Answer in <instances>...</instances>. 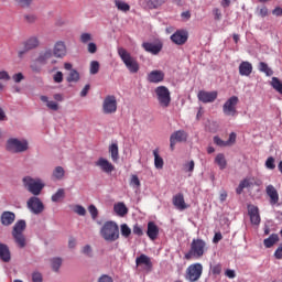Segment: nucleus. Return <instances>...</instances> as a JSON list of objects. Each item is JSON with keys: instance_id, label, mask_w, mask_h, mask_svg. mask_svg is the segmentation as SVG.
<instances>
[{"instance_id": "nucleus-1", "label": "nucleus", "mask_w": 282, "mask_h": 282, "mask_svg": "<svg viewBox=\"0 0 282 282\" xmlns=\"http://www.w3.org/2000/svg\"><path fill=\"white\" fill-rule=\"evenodd\" d=\"M100 235L105 241H118L120 239V227L113 220H108L100 229Z\"/></svg>"}, {"instance_id": "nucleus-2", "label": "nucleus", "mask_w": 282, "mask_h": 282, "mask_svg": "<svg viewBox=\"0 0 282 282\" xmlns=\"http://www.w3.org/2000/svg\"><path fill=\"white\" fill-rule=\"evenodd\" d=\"M208 247H206V241L203 239H193L191 243V249L187 253H185V259L191 261V259H202L204 257Z\"/></svg>"}, {"instance_id": "nucleus-3", "label": "nucleus", "mask_w": 282, "mask_h": 282, "mask_svg": "<svg viewBox=\"0 0 282 282\" xmlns=\"http://www.w3.org/2000/svg\"><path fill=\"white\" fill-rule=\"evenodd\" d=\"M118 55L130 74H138L140 72V64L138 63V59L131 56V53H129L127 48L119 47Z\"/></svg>"}, {"instance_id": "nucleus-4", "label": "nucleus", "mask_w": 282, "mask_h": 282, "mask_svg": "<svg viewBox=\"0 0 282 282\" xmlns=\"http://www.w3.org/2000/svg\"><path fill=\"white\" fill-rule=\"evenodd\" d=\"M25 228H28L25 220H18L13 226L12 237L18 248H25L26 246L25 236L23 235Z\"/></svg>"}, {"instance_id": "nucleus-5", "label": "nucleus", "mask_w": 282, "mask_h": 282, "mask_svg": "<svg viewBox=\"0 0 282 282\" xmlns=\"http://www.w3.org/2000/svg\"><path fill=\"white\" fill-rule=\"evenodd\" d=\"M238 105H239V97L235 95L229 97L223 105L224 116H227L230 118H236V116H239V111L237 110Z\"/></svg>"}, {"instance_id": "nucleus-6", "label": "nucleus", "mask_w": 282, "mask_h": 282, "mask_svg": "<svg viewBox=\"0 0 282 282\" xmlns=\"http://www.w3.org/2000/svg\"><path fill=\"white\" fill-rule=\"evenodd\" d=\"M154 94L156 95L160 107H163V109L171 107V90L166 86H158L154 89Z\"/></svg>"}, {"instance_id": "nucleus-7", "label": "nucleus", "mask_w": 282, "mask_h": 282, "mask_svg": "<svg viewBox=\"0 0 282 282\" xmlns=\"http://www.w3.org/2000/svg\"><path fill=\"white\" fill-rule=\"evenodd\" d=\"M23 184L29 193L32 195H41V191L45 187V184L41 182V178H32L31 176H25L23 178Z\"/></svg>"}, {"instance_id": "nucleus-8", "label": "nucleus", "mask_w": 282, "mask_h": 282, "mask_svg": "<svg viewBox=\"0 0 282 282\" xmlns=\"http://www.w3.org/2000/svg\"><path fill=\"white\" fill-rule=\"evenodd\" d=\"M202 274H204V265L197 262L187 267L185 272V279L189 282H196L202 279Z\"/></svg>"}, {"instance_id": "nucleus-9", "label": "nucleus", "mask_w": 282, "mask_h": 282, "mask_svg": "<svg viewBox=\"0 0 282 282\" xmlns=\"http://www.w3.org/2000/svg\"><path fill=\"white\" fill-rule=\"evenodd\" d=\"M7 149L12 153H24V151H28L29 149V143L25 139H9L7 143Z\"/></svg>"}, {"instance_id": "nucleus-10", "label": "nucleus", "mask_w": 282, "mask_h": 282, "mask_svg": "<svg viewBox=\"0 0 282 282\" xmlns=\"http://www.w3.org/2000/svg\"><path fill=\"white\" fill-rule=\"evenodd\" d=\"M116 111H118V99L113 95L106 96L102 101V113L111 116Z\"/></svg>"}, {"instance_id": "nucleus-11", "label": "nucleus", "mask_w": 282, "mask_h": 282, "mask_svg": "<svg viewBox=\"0 0 282 282\" xmlns=\"http://www.w3.org/2000/svg\"><path fill=\"white\" fill-rule=\"evenodd\" d=\"M41 45V41L36 36H31L26 41L23 42V50L18 52L19 58H23V55L28 54V52L32 50H36Z\"/></svg>"}, {"instance_id": "nucleus-12", "label": "nucleus", "mask_w": 282, "mask_h": 282, "mask_svg": "<svg viewBox=\"0 0 282 282\" xmlns=\"http://www.w3.org/2000/svg\"><path fill=\"white\" fill-rule=\"evenodd\" d=\"M26 204H28L29 210H31L33 215H41V213L45 210V205L43 204L41 198L36 196H32Z\"/></svg>"}, {"instance_id": "nucleus-13", "label": "nucleus", "mask_w": 282, "mask_h": 282, "mask_svg": "<svg viewBox=\"0 0 282 282\" xmlns=\"http://www.w3.org/2000/svg\"><path fill=\"white\" fill-rule=\"evenodd\" d=\"M188 140V133L184 130H177L173 132L170 137V148L171 151H175V145L177 142H186Z\"/></svg>"}, {"instance_id": "nucleus-14", "label": "nucleus", "mask_w": 282, "mask_h": 282, "mask_svg": "<svg viewBox=\"0 0 282 282\" xmlns=\"http://www.w3.org/2000/svg\"><path fill=\"white\" fill-rule=\"evenodd\" d=\"M218 93L216 90L214 91H206L200 90L197 94V98L200 102H204V105H208V102H214L217 100Z\"/></svg>"}, {"instance_id": "nucleus-15", "label": "nucleus", "mask_w": 282, "mask_h": 282, "mask_svg": "<svg viewBox=\"0 0 282 282\" xmlns=\"http://www.w3.org/2000/svg\"><path fill=\"white\" fill-rule=\"evenodd\" d=\"M247 210L252 226H259L261 224V215H259V207L254 205H248Z\"/></svg>"}, {"instance_id": "nucleus-16", "label": "nucleus", "mask_w": 282, "mask_h": 282, "mask_svg": "<svg viewBox=\"0 0 282 282\" xmlns=\"http://www.w3.org/2000/svg\"><path fill=\"white\" fill-rule=\"evenodd\" d=\"M171 41L175 45H184L188 41V32L184 30H178L171 35Z\"/></svg>"}, {"instance_id": "nucleus-17", "label": "nucleus", "mask_w": 282, "mask_h": 282, "mask_svg": "<svg viewBox=\"0 0 282 282\" xmlns=\"http://www.w3.org/2000/svg\"><path fill=\"white\" fill-rule=\"evenodd\" d=\"M95 165H97L104 173H113L116 166L109 162V160L105 158H99L96 162Z\"/></svg>"}, {"instance_id": "nucleus-18", "label": "nucleus", "mask_w": 282, "mask_h": 282, "mask_svg": "<svg viewBox=\"0 0 282 282\" xmlns=\"http://www.w3.org/2000/svg\"><path fill=\"white\" fill-rule=\"evenodd\" d=\"M143 50H145L149 54H152L153 56H158L162 52V43L153 44L151 42H143L142 43Z\"/></svg>"}, {"instance_id": "nucleus-19", "label": "nucleus", "mask_w": 282, "mask_h": 282, "mask_svg": "<svg viewBox=\"0 0 282 282\" xmlns=\"http://www.w3.org/2000/svg\"><path fill=\"white\" fill-rule=\"evenodd\" d=\"M67 54V46H65V42L58 41L54 45L53 55L56 58H63Z\"/></svg>"}, {"instance_id": "nucleus-20", "label": "nucleus", "mask_w": 282, "mask_h": 282, "mask_svg": "<svg viewBox=\"0 0 282 282\" xmlns=\"http://www.w3.org/2000/svg\"><path fill=\"white\" fill-rule=\"evenodd\" d=\"M147 235L151 241H155V239H158V235H160V227H158L155 223L149 221Z\"/></svg>"}, {"instance_id": "nucleus-21", "label": "nucleus", "mask_w": 282, "mask_h": 282, "mask_svg": "<svg viewBox=\"0 0 282 282\" xmlns=\"http://www.w3.org/2000/svg\"><path fill=\"white\" fill-rule=\"evenodd\" d=\"M265 192L268 197H270L271 206L279 204V192H276V188L273 187V185H268Z\"/></svg>"}, {"instance_id": "nucleus-22", "label": "nucleus", "mask_w": 282, "mask_h": 282, "mask_svg": "<svg viewBox=\"0 0 282 282\" xmlns=\"http://www.w3.org/2000/svg\"><path fill=\"white\" fill-rule=\"evenodd\" d=\"M254 186V178L253 177H247L242 180L238 187L236 188L237 195H241L243 193V188H252Z\"/></svg>"}, {"instance_id": "nucleus-23", "label": "nucleus", "mask_w": 282, "mask_h": 282, "mask_svg": "<svg viewBox=\"0 0 282 282\" xmlns=\"http://www.w3.org/2000/svg\"><path fill=\"white\" fill-rule=\"evenodd\" d=\"M164 80V72L162 70H152L148 75V83H162Z\"/></svg>"}, {"instance_id": "nucleus-24", "label": "nucleus", "mask_w": 282, "mask_h": 282, "mask_svg": "<svg viewBox=\"0 0 282 282\" xmlns=\"http://www.w3.org/2000/svg\"><path fill=\"white\" fill-rule=\"evenodd\" d=\"M17 219V215L12 212H3L1 214L2 226H12Z\"/></svg>"}, {"instance_id": "nucleus-25", "label": "nucleus", "mask_w": 282, "mask_h": 282, "mask_svg": "<svg viewBox=\"0 0 282 282\" xmlns=\"http://www.w3.org/2000/svg\"><path fill=\"white\" fill-rule=\"evenodd\" d=\"M135 265H145L148 270H151V268H153V262H151V258H149V256L142 253L135 259Z\"/></svg>"}, {"instance_id": "nucleus-26", "label": "nucleus", "mask_w": 282, "mask_h": 282, "mask_svg": "<svg viewBox=\"0 0 282 282\" xmlns=\"http://www.w3.org/2000/svg\"><path fill=\"white\" fill-rule=\"evenodd\" d=\"M173 204L175 206V208H177L178 210H186L187 206H186V202L184 200V194H176L173 197Z\"/></svg>"}, {"instance_id": "nucleus-27", "label": "nucleus", "mask_w": 282, "mask_h": 282, "mask_svg": "<svg viewBox=\"0 0 282 282\" xmlns=\"http://www.w3.org/2000/svg\"><path fill=\"white\" fill-rule=\"evenodd\" d=\"M240 76H250L252 74V64L250 62H241L239 65Z\"/></svg>"}, {"instance_id": "nucleus-28", "label": "nucleus", "mask_w": 282, "mask_h": 282, "mask_svg": "<svg viewBox=\"0 0 282 282\" xmlns=\"http://www.w3.org/2000/svg\"><path fill=\"white\" fill-rule=\"evenodd\" d=\"M54 56V53L52 50H45L44 52L40 53L39 57L36 58L37 63H41L42 65H45Z\"/></svg>"}, {"instance_id": "nucleus-29", "label": "nucleus", "mask_w": 282, "mask_h": 282, "mask_svg": "<svg viewBox=\"0 0 282 282\" xmlns=\"http://www.w3.org/2000/svg\"><path fill=\"white\" fill-rule=\"evenodd\" d=\"M11 260L12 253L10 252V248H8V245H1V261L10 263Z\"/></svg>"}, {"instance_id": "nucleus-30", "label": "nucleus", "mask_w": 282, "mask_h": 282, "mask_svg": "<svg viewBox=\"0 0 282 282\" xmlns=\"http://www.w3.org/2000/svg\"><path fill=\"white\" fill-rule=\"evenodd\" d=\"M113 210L119 217H124V215L129 213V208H127V205H124V203L115 204Z\"/></svg>"}, {"instance_id": "nucleus-31", "label": "nucleus", "mask_w": 282, "mask_h": 282, "mask_svg": "<svg viewBox=\"0 0 282 282\" xmlns=\"http://www.w3.org/2000/svg\"><path fill=\"white\" fill-rule=\"evenodd\" d=\"M275 243H279V234H272L263 240V246L267 248H272Z\"/></svg>"}, {"instance_id": "nucleus-32", "label": "nucleus", "mask_w": 282, "mask_h": 282, "mask_svg": "<svg viewBox=\"0 0 282 282\" xmlns=\"http://www.w3.org/2000/svg\"><path fill=\"white\" fill-rule=\"evenodd\" d=\"M215 164L219 166L220 171H224V169L228 166V162L226 161V155H224V153L217 154L215 158Z\"/></svg>"}, {"instance_id": "nucleus-33", "label": "nucleus", "mask_w": 282, "mask_h": 282, "mask_svg": "<svg viewBox=\"0 0 282 282\" xmlns=\"http://www.w3.org/2000/svg\"><path fill=\"white\" fill-rule=\"evenodd\" d=\"M109 153L111 155L112 162H117L118 160H120V153H119V150H118V143L110 144Z\"/></svg>"}, {"instance_id": "nucleus-34", "label": "nucleus", "mask_w": 282, "mask_h": 282, "mask_svg": "<svg viewBox=\"0 0 282 282\" xmlns=\"http://www.w3.org/2000/svg\"><path fill=\"white\" fill-rule=\"evenodd\" d=\"M113 3L119 12H129L131 10V6L122 0H115Z\"/></svg>"}, {"instance_id": "nucleus-35", "label": "nucleus", "mask_w": 282, "mask_h": 282, "mask_svg": "<svg viewBox=\"0 0 282 282\" xmlns=\"http://www.w3.org/2000/svg\"><path fill=\"white\" fill-rule=\"evenodd\" d=\"M40 99L42 102H46V107H48L52 111H58V104L56 101H50V98H47L45 95H42Z\"/></svg>"}, {"instance_id": "nucleus-36", "label": "nucleus", "mask_w": 282, "mask_h": 282, "mask_svg": "<svg viewBox=\"0 0 282 282\" xmlns=\"http://www.w3.org/2000/svg\"><path fill=\"white\" fill-rule=\"evenodd\" d=\"M153 155H154V166L155 169H164V159H162V156H160V153L158 150L153 151Z\"/></svg>"}, {"instance_id": "nucleus-37", "label": "nucleus", "mask_w": 282, "mask_h": 282, "mask_svg": "<svg viewBox=\"0 0 282 282\" xmlns=\"http://www.w3.org/2000/svg\"><path fill=\"white\" fill-rule=\"evenodd\" d=\"M66 80L67 83H78L80 80V74L76 69H70Z\"/></svg>"}, {"instance_id": "nucleus-38", "label": "nucleus", "mask_w": 282, "mask_h": 282, "mask_svg": "<svg viewBox=\"0 0 282 282\" xmlns=\"http://www.w3.org/2000/svg\"><path fill=\"white\" fill-rule=\"evenodd\" d=\"M271 87H273V89L275 91H278V94L282 95V82L281 79H279L278 77H272L271 82H270Z\"/></svg>"}, {"instance_id": "nucleus-39", "label": "nucleus", "mask_w": 282, "mask_h": 282, "mask_svg": "<svg viewBox=\"0 0 282 282\" xmlns=\"http://www.w3.org/2000/svg\"><path fill=\"white\" fill-rule=\"evenodd\" d=\"M51 199L54 203L61 202L62 199H65V189L64 188L57 189V192L52 195Z\"/></svg>"}, {"instance_id": "nucleus-40", "label": "nucleus", "mask_w": 282, "mask_h": 282, "mask_svg": "<svg viewBox=\"0 0 282 282\" xmlns=\"http://www.w3.org/2000/svg\"><path fill=\"white\" fill-rule=\"evenodd\" d=\"M259 70L263 72V74H265V76H272V74H274L273 70H271L270 66H268L265 64V62H260L259 64Z\"/></svg>"}, {"instance_id": "nucleus-41", "label": "nucleus", "mask_w": 282, "mask_h": 282, "mask_svg": "<svg viewBox=\"0 0 282 282\" xmlns=\"http://www.w3.org/2000/svg\"><path fill=\"white\" fill-rule=\"evenodd\" d=\"M52 263V269L54 272H58V270H61V267L63 265V259L61 258H53L51 260Z\"/></svg>"}, {"instance_id": "nucleus-42", "label": "nucleus", "mask_w": 282, "mask_h": 282, "mask_svg": "<svg viewBox=\"0 0 282 282\" xmlns=\"http://www.w3.org/2000/svg\"><path fill=\"white\" fill-rule=\"evenodd\" d=\"M53 177H55V180H63V177H65V170L63 166L55 167L53 171Z\"/></svg>"}, {"instance_id": "nucleus-43", "label": "nucleus", "mask_w": 282, "mask_h": 282, "mask_svg": "<svg viewBox=\"0 0 282 282\" xmlns=\"http://www.w3.org/2000/svg\"><path fill=\"white\" fill-rule=\"evenodd\" d=\"M90 74L96 75L98 74V72H100V63H98V61H93L90 63V69H89Z\"/></svg>"}, {"instance_id": "nucleus-44", "label": "nucleus", "mask_w": 282, "mask_h": 282, "mask_svg": "<svg viewBox=\"0 0 282 282\" xmlns=\"http://www.w3.org/2000/svg\"><path fill=\"white\" fill-rule=\"evenodd\" d=\"M121 235L126 239H128V237H131V228L129 227V225L127 224L121 225Z\"/></svg>"}, {"instance_id": "nucleus-45", "label": "nucleus", "mask_w": 282, "mask_h": 282, "mask_svg": "<svg viewBox=\"0 0 282 282\" xmlns=\"http://www.w3.org/2000/svg\"><path fill=\"white\" fill-rule=\"evenodd\" d=\"M24 23H36V14L34 13H29L23 15Z\"/></svg>"}, {"instance_id": "nucleus-46", "label": "nucleus", "mask_w": 282, "mask_h": 282, "mask_svg": "<svg viewBox=\"0 0 282 282\" xmlns=\"http://www.w3.org/2000/svg\"><path fill=\"white\" fill-rule=\"evenodd\" d=\"M33 0H15L17 6L19 8H30L32 6Z\"/></svg>"}, {"instance_id": "nucleus-47", "label": "nucleus", "mask_w": 282, "mask_h": 282, "mask_svg": "<svg viewBox=\"0 0 282 282\" xmlns=\"http://www.w3.org/2000/svg\"><path fill=\"white\" fill-rule=\"evenodd\" d=\"M74 213H76V215H79L80 217H85L87 215V209H85L83 205H76Z\"/></svg>"}, {"instance_id": "nucleus-48", "label": "nucleus", "mask_w": 282, "mask_h": 282, "mask_svg": "<svg viewBox=\"0 0 282 282\" xmlns=\"http://www.w3.org/2000/svg\"><path fill=\"white\" fill-rule=\"evenodd\" d=\"M88 213L91 216V219H98V208L95 207V205L88 206Z\"/></svg>"}, {"instance_id": "nucleus-49", "label": "nucleus", "mask_w": 282, "mask_h": 282, "mask_svg": "<svg viewBox=\"0 0 282 282\" xmlns=\"http://www.w3.org/2000/svg\"><path fill=\"white\" fill-rule=\"evenodd\" d=\"M257 12H258V17L265 19V17H268V7L262 6L260 8H257Z\"/></svg>"}, {"instance_id": "nucleus-50", "label": "nucleus", "mask_w": 282, "mask_h": 282, "mask_svg": "<svg viewBox=\"0 0 282 282\" xmlns=\"http://www.w3.org/2000/svg\"><path fill=\"white\" fill-rule=\"evenodd\" d=\"M267 169H270V171H274L276 169V164H274V158L269 156L265 161Z\"/></svg>"}, {"instance_id": "nucleus-51", "label": "nucleus", "mask_w": 282, "mask_h": 282, "mask_svg": "<svg viewBox=\"0 0 282 282\" xmlns=\"http://www.w3.org/2000/svg\"><path fill=\"white\" fill-rule=\"evenodd\" d=\"M32 282H43V274H41L39 271L33 272Z\"/></svg>"}, {"instance_id": "nucleus-52", "label": "nucleus", "mask_w": 282, "mask_h": 282, "mask_svg": "<svg viewBox=\"0 0 282 282\" xmlns=\"http://www.w3.org/2000/svg\"><path fill=\"white\" fill-rule=\"evenodd\" d=\"M213 15H214V19L215 21H221V9L219 8H214L213 9Z\"/></svg>"}, {"instance_id": "nucleus-53", "label": "nucleus", "mask_w": 282, "mask_h": 282, "mask_svg": "<svg viewBox=\"0 0 282 282\" xmlns=\"http://www.w3.org/2000/svg\"><path fill=\"white\" fill-rule=\"evenodd\" d=\"M130 184H131V186H135L137 188H140L141 183H140V178L138 177V175H132Z\"/></svg>"}, {"instance_id": "nucleus-54", "label": "nucleus", "mask_w": 282, "mask_h": 282, "mask_svg": "<svg viewBox=\"0 0 282 282\" xmlns=\"http://www.w3.org/2000/svg\"><path fill=\"white\" fill-rule=\"evenodd\" d=\"M79 41L80 43H89V41H91V35L89 33H82Z\"/></svg>"}, {"instance_id": "nucleus-55", "label": "nucleus", "mask_w": 282, "mask_h": 282, "mask_svg": "<svg viewBox=\"0 0 282 282\" xmlns=\"http://www.w3.org/2000/svg\"><path fill=\"white\" fill-rule=\"evenodd\" d=\"M133 235H138V237H142L144 235V231H142V227L139 225H134L132 229Z\"/></svg>"}, {"instance_id": "nucleus-56", "label": "nucleus", "mask_w": 282, "mask_h": 282, "mask_svg": "<svg viewBox=\"0 0 282 282\" xmlns=\"http://www.w3.org/2000/svg\"><path fill=\"white\" fill-rule=\"evenodd\" d=\"M214 143H216L217 147H228V142L221 140L219 137H214Z\"/></svg>"}, {"instance_id": "nucleus-57", "label": "nucleus", "mask_w": 282, "mask_h": 282, "mask_svg": "<svg viewBox=\"0 0 282 282\" xmlns=\"http://www.w3.org/2000/svg\"><path fill=\"white\" fill-rule=\"evenodd\" d=\"M273 257H275L278 260L282 259V242L278 246Z\"/></svg>"}, {"instance_id": "nucleus-58", "label": "nucleus", "mask_w": 282, "mask_h": 282, "mask_svg": "<svg viewBox=\"0 0 282 282\" xmlns=\"http://www.w3.org/2000/svg\"><path fill=\"white\" fill-rule=\"evenodd\" d=\"M82 252L86 257H91L93 256L91 254V246H89V245L84 246L83 249H82Z\"/></svg>"}, {"instance_id": "nucleus-59", "label": "nucleus", "mask_w": 282, "mask_h": 282, "mask_svg": "<svg viewBox=\"0 0 282 282\" xmlns=\"http://www.w3.org/2000/svg\"><path fill=\"white\" fill-rule=\"evenodd\" d=\"M54 83H63V72L58 70L54 76H53Z\"/></svg>"}, {"instance_id": "nucleus-60", "label": "nucleus", "mask_w": 282, "mask_h": 282, "mask_svg": "<svg viewBox=\"0 0 282 282\" xmlns=\"http://www.w3.org/2000/svg\"><path fill=\"white\" fill-rule=\"evenodd\" d=\"M225 276H227L228 279H235L237 276V273L232 269H227L225 271Z\"/></svg>"}, {"instance_id": "nucleus-61", "label": "nucleus", "mask_w": 282, "mask_h": 282, "mask_svg": "<svg viewBox=\"0 0 282 282\" xmlns=\"http://www.w3.org/2000/svg\"><path fill=\"white\" fill-rule=\"evenodd\" d=\"M98 282H113V278H111V275L102 274L98 279Z\"/></svg>"}, {"instance_id": "nucleus-62", "label": "nucleus", "mask_w": 282, "mask_h": 282, "mask_svg": "<svg viewBox=\"0 0 282 282\" xmlns=\"http://www.w3.org/2000/svg\"><path fill=\"white\" fill-rule=\"evenodd\" d=\"M212 273L221 274V264H215L214 267H212Z\"/></svg>"}, {"instance_id": "nucleus-63", "label": "nucleus", "mask_w": 282, "mask_h": 282, "mask_svg": "<svg viewBox=\"0 0 282 282\" xmlns=\"http://www.w3.org/2000/svg\"><path fill=\"white\" fill-rule=\"evenodd\" d=\"M32 72H34L35 74H39L41 73V67L39 66V64L36 62H33L31 65H30Z\"/></svg>"}, {"instance_id": "nucleus-64", "label": "nucleus", "mask_w": 282, "mask_h": 282, "mask_svg": "<svg viewBox=\"0 0 282 282\" xmlns=\"http://www.w3.org/2000/svg\"><path fill=\"white\" fill-rule=\"evenodd\" d=\"M23 78H25V77L23 76V73H18V74H14V75H13V80H14V83H21V80H23Z\"/></svg>"}]
</instances>
